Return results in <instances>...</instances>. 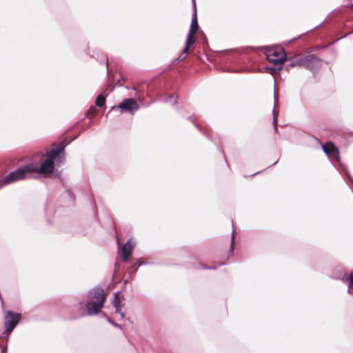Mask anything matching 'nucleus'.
Returning a JSON list of instances; mask_svg holds the SVG:
<instances>
[{
	"label": "nucleus",
	"instance_id": "obj_1",
	"mask_svg": "<svg viewBox=\"0 0 353 353\" xmlns=\"http://www.w3.org/2000/svg\"><path fill=\"white\" fill-rule=\"evenodd\" d=\"M63 150V148L52 150L48 153L47 158L40 165L34 162L31 163L32 168H34V174L41 173L46 174L52 173L54 170V159L61 154Z\"/></svg>",
	"mask_w": 353,
	"mask_h": 353
},
{
	"label": "nucleus",
	"instance_id": "obj_2",
	"mask_svg": "<svg viewBox=\"0 0 353 353\" xmlns=\"http://www.w3.org/2000/svg\"><path fill=\"white\" fill-rule=\"evenodd\" d=\"M105 299V296L101 288H95L90 291L87 303L88 314H97L103 307Z\"/></svg>",
	"mask_w": 353,
	"mask_h": 353
},
{
	"label": "nucleus",
	"instance_id": "obj_3",
	"mask_svg": "<svg viewBox=\"0 0 353 353\" xmlns=\"http://www.w3.org/2000/svg\"><path fill=\"white\" fill-rule=\"evenodd\" d=\"M34 168H32L31 163L16 170L8 174L3 180V184L6 185L19 180H23L30 178L33 176Z\"/></svg>",
	"mask_w": 353,
	"mask_h": 353
},
{
	"label": "nucleus",
	"instance_id": "obj_4",
	"mask_svg": "<svg viewBox=\"0 0 353 353\" xmlns=\"http://www.w3.org/2000/svg\"><path fill=\"white\" fill-rule=\"evenodd\" d=\"M265 54L270 62L276 65H282L286 59L285 53L283 48L280 47L268 48Z\"/></svg>",
	"mask_w": 353,
	"mask_h": 353
},
{
	"label": "nucleus",
	"instance_id": "obj_5",
	"mask_svg": "<svg viewBox=\"0 0 353 353\" xmlns=\"http://www.w3.org/2000/svg\"><path fill=\"white\" fill-rule=\"evenodd\" d=\"M198 30V23L197 19L195 16L192 21L190 28L188 32V35L187 37L186 44L185 48L183 50L182 53L179 56V59H184L186 57V54L188 53L190 46L193 43V37L196 31Z\"/></svg>",
	"mask_w": 353,
	"mask_h": 353
},
{
	"label": "nucleus",
	"instance_id": "obj_6",
	"mask_svg": "<svg viewBox=\"0 0 353 353\" xmlns=\"http://www.w3.org/2000/svg\"><path fill=\"white\" fill-rule=\"evenodd\" d=\"M319 63L320 61L314 55H308L304 58L294 61L291 63V66L299 65L310 70H313L315 67L319 65Z\"/></svg>",
	"mask_w": 353,
	"mask_h": 353
},
{
	"label": "nucleus",
	"instance_id": "obj_7",
	"mask_svg": "<svg viewBox=\"0 0 353 353\" xmlns=\"http://www.w3.org/2000/svg\"><path fill=\"white\" fill-rule=\"evenodd\" d=\"M19 314H14L10 311H8L5 316L6 331L8 333L11 332L19 321Z\"/></svg>",
	"mask_w": 353,
	"mask_h": 353
},
{
	"label": "nucleus",
	"instance_id": "obj_8",
	"mask_svg": "<svg viewBox=\"0 0 353 353\" xmlns=\"http://www.w3.org/2000/svg\"><path fill=\"white\" fill-rule=\"evenodd\" d=\"M139 108L137 102L132 99H126L120 103L117 106L112 107V109L119 108L122 110L132 112Z\"/></svg>",
	"mask_w": 353,
	"mask_h": 353
},
{
	"label": "nucleus",
	"instance_id": "obj_9",
	"mask_svg": "<svg viewBox=\"0 0 353 353\" xmlns=\"http://www.w3.org/2000/svg\"><path fill=\"white\" fill-rule=\"evenodd\" d=\"M323 152L330 158L339 161V152L338 149L331 142H327L322 146Z\"/></svg>",
	"mask_w": 353,
	"mask_h": 353
},
{
	"label": "nucleus",
	"instance_id": "obj_10",
	"mask_svg": "<svg viewBox=\"0 0 353 353\" xmlns=\"http://www.w3.org/2000/svg\"><path fill=\"white\" fill-rule=\"evenodd\" d=\"M133 248L134 245L131 242V240L128 241V242L123 246L122 256L125 261H128L130 258Z\"/></svg>",
	"mask_w": 353,
	"mask_h": 353
},
{
	"label": "nucleus",
	"instance_id": "obj_11",
	"mask_svg": "<svg viewBox=\"0 0 353 353\" xmlns=\"http://www.w3.org/2000/svg\"><path fill=\"white\" fill-rule=\"evenodd\" d=\"M114 305L115 307L116 312L119 313L121 316L123 317V314L121 312V305L119 299V292L114 294Z\"/></svg>",
	"mask_w": 353,
	"mask_h": 353
},
{
	"label": "nucleus",
	"instance_id": "obj_12",
	"mask_svg": "<svg viewBox=\"0 0 353 353\" xmlns=\"http://www.w3.org/2000/svg\"><path fill=\"white\" fill-rule=\"evenodd\" d=\"M105 101V97L102 94H100L97 97V98L95 101V104L98 107H102L104 105Z\"/></svg>",
	"mask_w": 353,
	"mask_h": 353
},
{
	"label": "nucleus",
	"instance_id": "obj_13",
	"mask_svg": "<svg viewBox=\"0 0 353 353\" xmlns=\"http://www.w3.org/2000/svg\"><path fill=\"white\" fill-rule=\"evenodd\" d=\"M350 284L353 285V272L350 274Z\"/></svg>",
	"mask_w": 353,
	"mask_h": 353
},
{
	"label": "nucleus",
	"instance_id": "obj_14",
	"mask_svg": "<svg viewBox=\"0 0 353 353\" xmlns=\"http://www.w3.org/2000/svg\"><path fill=\"white\" fill-rule=\"evenodd\" d=\"M233 242H234V235H232V246H233Z\"/></svg>",
	"mask_w": 353,
	"mask_h": 353
},
{
	"label": "nucleus",
	"instance_id": "obj_15",
	"mask_svg": "<svg viewBox=\"0 0 353 353\" xmlns=\"http://www.w3.org/2000/svg\"><path fill=\"white\" fill-rule=\"evenodd\" d=\"M5 352H6V349H5V348H3V349L2 350L1 353H5Z\"/></svg>",
	"mask_w": 353,
	"mask_h": 353
},
{
	"label": "nucleus",
	"instance_id": "obj_16",
	"mask_svg": "<svg viewBox=\"0 0 353 353\" xmlns=\"http://www.w3.org/2000/svg\"><path fill=\"white\" fill-rule=\"evenodd\" d=\"M275 122H276V117H275V115H274V123H275Z\"/></svg>",
	"mask_w": 353,
	"mask_h": 353
},
{
	"label": "nucleus",
	"instance_id": "obj_17",
	"mask_svg": "<svg viewBox=\"0 0 353 353\" xmlns=\"http://www.w3.org/2000/svg\"><path fill=\"white\" fill-rule=\"evenodd\" d=\"M347 175L348 178H349L350 180H352V179L351 176H350V175H349L348 174H347Z\"/></svg>",
	"mask_w": 353,
	"mask_h": 353
},
{
	"label": "nucleus",
	"instance_id": "obj_18",
	"mask_svg": "<svg viewBox=\"0 0 353 353\" xmlns=\"http://www.w3.org/2000/svg\"><path fill=\"white\" fill-rule=\"evenodd\" d=\"M274 128H275V130H277V127H276V125H275Z\"/></svg>",
	"mask_w": 353,
	"mask_h": 353
},
{
	"label": "nucleus",
	"instance_id": "obj_19",
	"mask_svg": "<svg viewBox=\"0 0 353 353\" xmlns=\"http://www.w3.org/2000/svg\"><path fill=\"white\" fill-rule=\"evenodd\" d=\"M117 243H118V244H119V239H117Z\"/></svg>",
	"mask_w": 353,
	"mask_h": 353
}]
</instances>
